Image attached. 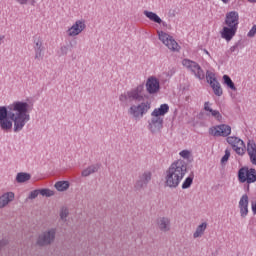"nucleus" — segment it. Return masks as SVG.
<instances>
[{
	"label": "nucleus",
	"mask_w": 256,
	"mask_h": 256,
	"mask_svg": "<svg viewBox=\"0 0 256 256\" xmlns=\"http://www.w3.org/2000/svg\"><path fill=\"white\" fill-rule=\"evenodd\" d=\"M169 113V104H162L159 108H155L151 113L152 117H163Z\"/></svg>",
	"instance_id": "obj_21"
},
{
	"label": "nucleus",
	"mask_w": 256,
	"mask_h": 256,
	"mask_svg": "<svg viewBox=\"0 0 256 256\" xmlns=\"http://www.w3.org/2000/svg\"><path fill=\"white\" fill-rule=\"evenodd\" d=\"M31 179V174L25 172H19L16 176L17 183H25Z\"/></svg>",
	"instance_id": "obj_26"
},
{
	"label": "nucleus",
	"mask_w": 256,
	"mask_h": 256,
	"mask_svg": "<svg viewBox=\"0 0 256 256\" xmlns=\"http://www.w3.org/2000/svg\"><path fill=\"white\" fill-rule=\"evenodd\" d=\"M235 49H237V45L232 46V47L230 48V51L233 53V52H235Z\"/></svg>",
	"instance_id": "obj_43"
},
{
	"label": "nucleus",
	"mask_w": 256,
	"mask_h": 256,
	"mask_svg": "<svg viewBox=\"0 0 256 256\" xmlns=\"http://www.w3.org/2000/svg\"><path fill=\"white\" fill-rule=\"evenodd\" d=\"M34 43H35L34 51H36V49H45V48L43 47V42H42L41 40H38V41H36V42H34Z\"/></svg>",
	"instance_id": "obj_37"
},
{
	"label": "nucleus",
	"mask_w": 256,
	"mask_h": 256,
	"mask_svg": "<svg viewBox=\"0 0 256 256\" xmlns=\"http://www.w3.org/2000/svg\"><path fill=\"white\" fill-rule=\"evenodd\" d=\"M160 89L159 80L155 77L148 78L146 82V91L150 95H155V93H158Z\"/></svg>",
	"instance_id": "obj_17"
},
{
	"label": "nucleus",
	"mask_w": 256,
	"mask_h": 256,
	"mask_svg": "<svg viewBox=\"0 0 256 256\" xmlns=\"http://www.w3.org/2000/svg\"><path fill=\"white\" fill-rule=\"evenodd\" d=\"M1 41H3V36H0V45H1Z\"/></svg>",
	"instance_id": "obj_47"
},
{
	"label": "nucleus",
	"mask_w": 256,
	"mask_h": 256,
	"mask_svg": "<svg viewBox=\"0 0 256 256\" xmlns=\"http://www.w3.org/2000/svg\"><path fill=\"white\" fill-rule=\"evenodd\" d=\"M55 229H50L39 235L37 243L41 246L43 245H51L53 241H55Z\"/></svg>",
	"instance_id": "obj_11"
},
{
	"label": "nucleus",
	"mask_w": 256,
	"mask_h": 256,
	"mask_svg": "<svg viewBox=\"0 0 256 256\" xmlns=\"http://www.w3.org/2000/svg\"><path fill=\"white\" fill-rule=\"evenodd\" d=\"M13 199H15V194L13 192H8L3 194L0 197V209H3V207H5L6 205H9V203H11Z\"/></svg>",
	"instance_id": "obj_22"
},
{
	"label": "nucleus",
	"mask_w": 256,
	"mask_h": 256,
	"mask_svg": "<svg viewBox=\"0 0 256 256\" xmlns=\"http://www.w3.org/2000/svg\"><path fill=\"white\" fill-rule=\"evenodd\" d=\"M40 195V190H34L32 192H30L28 199H37V197H39Z\"/></svg>",
	"instance_id": "obj_36"
},
{
	"label": "nucleus",
	"mask_w": 256,
	"mask_h": 256,
	"mask_svg": "<svg viewBox=\"0 0 256 256\" xmlns=\"http://www.w3.org/2000/svg\"><path fill=\"white\" fill-rule=\"evenodd\" d=\"M151 177H152V174L150 171H146L142 175H140L139 179L135 184L136 191H141V189H145V187L149 185V182L151 181Z\"/></svg>",
	"instance_id": "obj_12"
},
{
	"label": "nucleus",
	"mask_w": 256,
	"mask_h": 256,
	"mask_svg": "<svg viewBox=\"0 0 256 256\" xmlns=\"http://www.w3.org/2000/svg\"><path fill=\"white\" fill-rule=\"evenodd\" d=\"M249 3H256V0H248Z\"/></svg>",
	"instance_id": "obj_45"
},
{
	"label": "nucleus",
	"mask_w": 256,
	"mask_h": 256,
	"mask_svg": "<svg viewBox=\"0 0 256 256\" xmlns=\"http://www.w3.org/2000/svg\"><path fill=\"white\" fill-rule=\"evenodd\" d=\"M60 51L62 55H67V53H69V46H62Z\"/></svg>",
	"instance_id": "obj_38"
},
{
	"label": "nucleus",
	"mask_w": 256,
	"mask_h": 256,
	"mask_svg": "<svg viewBox=\"0 0 256 256\" xmlns=\"http://www.w3.org/2000/svg\"><path fill=\"white\" fill-rule=\"evenodd\" d=\"M205 229H207V224L206 222H203L196 228V231L193 234L194 239L201 237V235L205 233Z\"/></svg>",
	"instance_id": "obj_27"
},
{
	"label": "nucleus",
	"mask_w": 256,
	"mask_h": 256,
	"mask_svg": "<svg viewBox=\"0 0 256 256\" xmlns=\"http://www.w3.org/2000/svg\"><path fill=\"white\" fill-rule=\"evenodd\" d=\"M86 25L84 21L77 20L71 28L68 29L67 33L69 37H77L84 29Z\"/></svg>",
	"instance_id": "obj_15"
},
{
	"label": "nucleus",
	"mask_w": 256,
	"mask_h": 256,
	"mask_svg": "<svg viewBox=\"0 0 256 256\" xmlns=\"http://www.w3.org/2000/svg\"><path fill=\"white\" fill-rule=\"evenodd\" d=\"M35 51V59H37V61H41L43 60L44 54L43 51H45V48H37Z\"/></svg>",
	"instance_id": "obj_32"
},
{
	"label": "nucleus",
	"mask_w": 256,
	"mask_h": 256,
	"mask_svg": "<svg viewBox=\"0 0 256 256\" xmlns=\"http://www.w3.org/2000/svg\"><path fill=\"white\" fill-rule=\"evenodd\" d=\"M226 141L231 145L232 149L235 150L237 155H245V142H243L239 137L229 136Z\"/></svg>",
	"instance_id": "obj_9"
},
{
	"label": "nucleus",
	"mask_w": 256,
	"mask_h": 256,
	"mask_svg": "<svg viewBox=\"0 0 256 256\" xmlns=\"http://www.w3.org/2000/svg\"><path fill=\"white\" fill-rule=\"evenodd\" d=\"M247 153L250 159V163H252V165H256V144L254 141H248Z\"/></svg>",
	"instance_id": "obj_20"
},
{
	"label": "nucleus",
	"mask_w": 256,
	"mask_h": 256,
	"mask_svg": "<svg viewBox=\"0 0 256 256\" xmlns=\"http://www.w3.org/2000/svg\"><path fill=\"white\" fill-rule=\"evenodd\" d=\"M223 81L224 85H227L229 89H231L232 91H237V87H235V83L233 82V80H231V77H229V75H224Z\"/></svg>",
	"instance_id": "obj_28"
},
{
	"label": "nucleus",
	"mask_w": 256,
	"mask_h": 256,
	"mask_svg": "<svg viewBox=\"0 0 256 256\" xmlns=\"http://www.w3.org/2000/svg\"><path fill=\"white\" fill-rule=\"evenodd\" d=\"M239 209L241 217H245L249 214V196L244 194L239 201Z\"/></svg>",
	"instance_id": "obj_19"
},
{
	"label": "nucleus",
	"mask_w": 256,
	"mask_h": 256,
	"mask_svg": "<svg viewBox=\"0 0 256 256\" xmlns=\"http://www.w3.org/2000/svg\"><path fill=\"white\" fill-rule=\"evenodd\" d=\"M16 1L19 3V5H27L29 0H16Z\"/></svg>",
	"instance_id": "obj_42"
},
{
	"label": "nucleus",
	"mask_w": 256,
	"mask_h": 256,
	"mask_svg": "<svg viewBox=\"0 0 256 256\" xmlns=\"http://www.w3.org/2000/svg\"><path fill=\"white\" fill-rule=\"evenodd\" d=\"M39 191H40V195H42V197H53V195H55L53 190H50L47 188L39 189Z\"/></svg>",
	"instance_id": "obj_31"
},
{
	"label": "nucleus",
	"mask_w": 256,
	"mask_h": 256,
	"mask_svg": "<svg viewBox=\"0 0 256 256\" xmlns=\"http://www.w3.org/2000/svg\"><path fill=\"white\" fill-rule=\"evenodd\" d=\"M150 109H151V102L147 101V102H142L139 105H132L128 113L133 117H135V119H137V117H143V115H145L147 111H149Z\"/></svg>",
	"instance_id": "obj_8"
},
{
	"label": "nucleus",
	"mask_w": 256,
	"mask_h": 256,
	"mask_svg": "<svg viewBox=\"0 0 256 256\" xmlns=\"http://www.w3.org/2000/svg\"><path fill=\"white\" fill-rule=\"evenodd\" d=\"M180 157H182V159H191V151L189 150H182L179 153Z\"/></svg>",
	"instance_id": "obj_33"
},
{
	"label": "nucleus",
	"mask_w": 256,
	"mask_h": 256,
	"mask_svg": "<svg viewBox=\"0 0 256 256\" xmlns=\"http://www.w3.org/2000/svg\"><path fill=\"white\" fill-rule=\"evenodd\" d=\"M209 133L210 135H213V137H229L231 126L227 124L213 126L209 129Z\"/></svg>",
	"instance_id": "obj_10"
},
{
	"label": "nucleus",
	"mask_w": 256,
	"mask_h": 256,
	"mask_svg": "<svg viewBox=\"0 0 256 256\" xmlns=\"http://www.w3.org/2000/svg\"><path fill=\"white\" fill-rule=\"evenodd\" d=\"M221 1L222 3H225V4L229 3V0H221Z\"/></svg>",
	"instance_id": "obj_44"
},
{
	"label": "nucleus",
	"mask_w": 256,
	"mask_h": 256,
	"mask_svg": "<svg viewBox=\"0 0 256 256\" xmlns=\"http://www.w3.org/2000/svg\"><path fill=\"white\" fill-rule=\"evenodd\" d=\"M255 35H256V28L255 26H253L248 32V37H255Z\"/></svg>",
	"instance_id": "obj_39"
},
{
	"label": "nucleus",
	"mask_w": 256,
	"mask_h": 256,
	"mask_svg": "<svg viewBox=\"0 0 256 256\" xmlns=\"http://www.w3.org/2000/svg\"><path fill=\"white\" fill-rule=\"evenodd\" d=\"M69 215V210H67V208H62L61 212H60V218L62 219V221H65V219H67Z\"/></svg>",
	"instance_id": "obj_35"
},
{
	"label": "nucleus",
	"mask_w": 256,
	"mask_h": 256,
	"mask_svg": "<svg viewBox=\"0 0 256 256\" xmlns=\"http://www.w3.org/2000/svg\"><path fill=\"white\" fill-rule=\"evenodd\" d=\"M29 104L27 102L16 101L8 106H0V129L9 133L13 129L14 133L23 131V127L30 121Z\"/></svg>",
	"instance_id": "obj_1"
},
{
	"label": "nucleus",
	"mask_w": 256,
	"mask_h": 256,
	"mask_svg": "<svg viewBox=\"0 0 256 256\" xmlns=\"http://www.w3.org/2000/svg\"><path fill=\"white\" fill-rule=\"evenodd\" d=\"M143 85H138L127 92H124L119 96V101L121 105L127 107L128 105H133V103H141L143 101Z\"/></svg>",
	"instance_id": "obj_3"
},
{
	"label": "nucleus",
	"mask_w": 256,
	"mask_h": 256,
	"mask_svg": "<svg viewBox=\"0 0 256 256\" xmlns=\"http://www.w3.org/2000/svg\"><path fill=\"white\" fill-rule=\"evenodd\" d=\"M238 180L240 181V183H255L256 181V170L255 168H241L238 171Z\"/></svg>",
	"instance_id": "obj_7"
},
{
	"label": "nucleus",
	"mask_w": 256,
	"mask_h": 256,
	"mask_svg": "<svg viewBox=\"0 0 256 256\" xmlns=\"http://www.w3.org/2000/svg\"><path fill=\"white\" fill-rule=\"evenodd\" d=\"M57 191H67L69 189V182L67 181H58L55 184Z\"/></svg>",
	"instance_id": "obj_29"
},
{
	"label": "nucleus",
	"mask_w": 256,
	"mask_h": 256,
	"mask_svg": "<svg viewBox=\"0 0 256 256\" xmlns=\"http://www.w3.org/2000/svg\"><path fill=\"white\" fill-rule=\"evenodd\" d=\"M204 53H205L206 55H210V54H209V51H207V50H205V49H204Z\"/></svg>",
	"instance_id": "obj_46"
},
{
	"label": "nucleus",
	"mask_w": 256,
	"mask_h": 256,
	"mask_svg": "<svg viewBox=\"0 0 256 256\" xmlns=\"http://www.w3.org/2000/svg\"><path fill=\"white\" fill-rule=\"evenodd\" d=\"M148 127L151 133H157V131H161V129H163V118H161V116H152Z\"/></svg>",
	"instance_id": "obj_16"
},
{
	"label": "nucleus",
	"mask_w": 256,
	"mask_h": 256,
	"mask_svg": "<svg viewBox=\"0 0 256 256\" xmlns=\"http://www.w3.org/2000/svg\"><path fill=\"white\" fill-rule=\"evenodd\" d=\"M158 37L160 41L165 45L170 51L177 52L181 51V46H179V43L175 41L173 36L169 35L168 33L164 31L158 32Z\"/></svg>",
	"instance_id": "obj_5"
},
{
	"label": "nucleus",
	"mask_w": 256,
	"mask_h": 256,
	"mask_svg": "<svg viewBox=\"0 0 256 256\" xmlns=\"http://www.w3.org/2000/svg\"><path fill=\"white\" fill-rule=\"evenodd\" d=\"M101 169V164H93L90 165L88 168L82 171V177H89V175H93V173H97Z\"/></svg>",
	"instance_id": "obj_25"
},
{
	"label": "nucleus",
	"mask_w": 256,
	"mask_h": 256,
	"mask_svg": "<svg viewBox=\"0 0 256 256\" xmlns=\"http://www.w3.org/2000/svg\"><path fill=\"white\" fill-rule=\"evenodd\" d=\"M251 209H252L253 215H256V202L251 203Z\"/></svg>",
	"instance_id": "obj_41"
},
{
	"label": "nucleus",
	"mask_w": 256,
	"mask_h": 256,
	"mask_svg": "<svg viewBox=\"0 0 256 256\" xmlns=\"http://www.w3.org/2000/svg\"><path fill=\"white\" fill-rule=\"evenodd\" d=\"M205 77L214 95H216V97H221V95H223V88H221V83H219V81L217 80V76H215V73L207 70Z\"/></svg>",
	"instance_id": "obj_6"
},
{
	"label": "nucleus",
	"mask_w": 256,
	"mask_h": 256,
	"mask_svg": "<svg viewBox=\"0 0 256 256\" xmlns=\"http://www.w3.org/2000/svg\"><path fill=\"white\" fill-rule=\"evenodd\" d=\"M237 29L233 26H224L223 29L220 31V35L222 39L225 41H231L233 37L237 34Z\"/></svg>",
	"instance_id": "obj_18"
},
{
	"label": "nucleus",
	"mask_w": 256,
	"mask_h": 256,
	"mask_svg": "<svg viewBox=\"0 0 256 256\" xmlns=\"http://www.w3.org/2000/svg\"><path fill=\"white\" fill-rule=\"evenodd\" d=\"M188 164L184 160H176L166 170L165 187L177 189L187 175Z\"/></svg>",
	"instance_id": "obj_2"
},
{
	"label": "nucleus",
	"mask_w": 256,
	"mask_h": 256,
	"mask_svg": "<svg viewBox=\"0 0 256 256\" xmlns=\"http://www.w3.org/2000/svg\"><path fill=\"white\" fill-rule=\"evenodd\" d=\"M158 227L160 231L167 232L171 227V220L167 217H162L158 220Z\"/></svg>",
	"instance_id": "obj_24"
},
{
	"label": "nucleus",
	"mask_w": 256,
	"mask_h": 256,
	"mask_svg": "<svg viewBox=\"0 0 256 256\" xmlns=\"http://www.w3.org/2000/svg\"><path fill=\"white\" fill-rule=\"evenodd\" d=\"M225 25L239 29V12L230 11L226 14Z\"/></svg>",
	"instance_id": "obj_13"
},
{
	"label": "nucleus",
	"mask_w": 256,
	"mask_h": 256,
	"mask_svg": "<svg viewBox=\"0 0 256 256\" xmlns=\"http://www.w3.org/2000/svg\"><path fill=\"white\" fill-rule=\"evenodd\" d=\"M193 173H191L182 183V189H189L191 185H193V179H194Z\"/></svg>",
	"instance_id": "obj_30"
},
{
	"label": "nucleus",
	"mask_w": 256,
	"mask_h": 256,
	"mask_svg": "<svg viewBox=\"0 0 256 256\" xmlns=\"http://www.w3.org/2000/svg\"><path fill=\"white\" fill-rule=\"evenodd\" d=\"M204 111L206 112L207 117H213L216 121H219V123L223 121V115H221V112L218 110H213V108H211V102L207 101L204 103Z\"/></svg>",
	"instance_id": "obj_14"
},
{
	"label": "nucleus",
	"mask_w": 256,
	"mask_h": 256,
	"mask_svg": "<svg viewBox=\"0 0 256 256\" xmlns=\"http://www.w3.org/2000/svg\"><path fill=\"white\" fill-rule=\"evenodd\" d=\"M182 65L183 67H186L188 71H191L192 75H194L196 79H199V81H203V79H205V71H203V68H201V65H199V63L190 59H184L182 61Z\"/></svg>",
	"instance_id": "obj_4"
},
{
	"label": "nucleus",
	"mask_w": 256,
	"mask_h": 256,
	"mask_svg": "<svg viewBox=\"0 0 256 256\" xmlns=\"http://www.w3.org/2000/svg\"><path fill=\"white\" fill-rule=\"evenodd\" d=\"M229 157H231V151H229V149H226L225 150V154H224V156L221 159V163L222 164L227 163V161H229Z\"/></svg>",
	"instance_id": "obj_34"
},
{
	"label": "nucleus",
	"mask_w": 256,
	"mask_h": 256,
	"mask_svg": "<svg viewBox=\"0 0 256 256\" xmlns=\"http://www.w3.org/2000/svg\"><path fill=\"white\" fill-rule=\"evenodd\" d=\"M144 15L145 17H147V19L153 21V23H158V25H161V23H163V25H165V22H163L161 17H159V15H157V13L155 12L145 10Z\"/></svg>",
	"instance_id": "obj_23"
},
{
	"label": "nucleus",
	"mask_w": 256,
	"mask_h": 256,
	"mask_svg": "<svg viewBox=\"0 0 256 256\" xmlns=\"http://www.w3.org/2000/svg\"><path fill=\"white\" fill-rule=\"evenodd\" d=\"M9 242L5 239L0 241V251L3 250V247H5Z\"/></svg>",
	"instance_id": "obj_40"
},
{
	"label": "nucleus",
	"mask_w": 256,
	"mask_h": 256,
	"mask_svg": "<svg viewBox=\"0 0 256 256\" xmlns=\"http://www.w3.org/2000/svg\"><path fill=\"white\" fill-rule=\"evenodd\" d=\"M254 28H256V25H254Z\"/></svg>",
	"instance_id": "obj_48"
}]
</instances>
